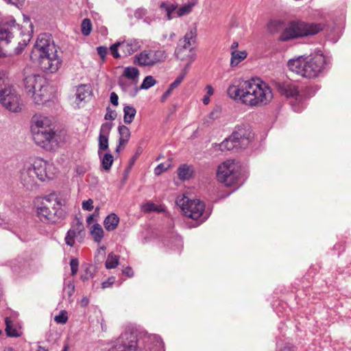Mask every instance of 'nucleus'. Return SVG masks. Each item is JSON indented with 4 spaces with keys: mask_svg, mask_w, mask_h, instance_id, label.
I'll return each mask as SVG.
<instances>
[{
    "mask_svg": "<svg viewBox=\"0 0 351 351\" xmlns=\"http://www.w3.org/2000/svg\"><path fill=\"white\" fill-rule=\"evenodd\" d=\"M147 13V11L145 9H138L137 10H136V12H134V16L137 19H141L142 18L143 16H145Z\"/></svg>",
    "mask_w": 351,
    "mask_h": 351,
    "instance_id": "obj_57",
    "label": "nucleus"
},
{
    "mask_svg": "<svg viewBox=\"0 0 351 351\" xmlns=\"http://www.w3.org/2000/svg\"><path fill=\"white\" fill-rule=\"evenodd\" d=\"M82 207L85 210H92L93 209V201L91 199H88L86 201H84L82 202Z\"/></svg>",
    "mask_w": 351,
    "mask_h": 351,
    "instance_id": "obj_52",
    "label": "nucleus"
},
{
    "mask_svg": "<svg viewBox=\"0 0 351 351\" xmlns=\"http://www.w3.org/2000/svg\"><path fill=\"white\" fill-rule=\"evenodd\" d=\"M202 102L204 105H208L210 102V97L204 95L202 99Z\"/></svg>",
    "mask_w": 351,
    "mask_h": 351,
    "instance_id": "obj_63",
    "label": "nucleus"
},
{
    "mask_svg": "<svg viewBox=\"0 0 351 351\" xmlns=\"http://www.w3.org/2000/svg\"><path fill=\"white\" fill-rule=\"evenodd\" d=\"M119 223V217L115 213L108 215L104 221V225L107 231L114 230Z\"/></svg>",
    "mask_w": 351,
    "mask_h": 351,
    "instance_id": "obj_25",
    "label": "nucleus"
},
{
    "mask_svg": "<svg viewBox=\"0 0 351 351\" xmlns=\"http://www.w3.org/2000/svg\"><path fill=\"white\" fill-rule=\"evenodd\" d=\"M123 273L128 276V277H132L134 275L133 270L131 267H126L123 271Z\"/></svg>",
    "mask_w": 351,
    "mask_h": 351,
    "instance_id": "obj_59",
    "label": "nucleus"
},
{
    "mask_svg": "<svg viewBox=\"0 0 351 351\" xmlns=\"http://www.w3.org/2000/svg\"><path fill=\"white\" fill-rule=\"evenodd\" d=\"M160 8L165 14L168 20L176 18L177 5L165 1L160 3Z\"/></svg>",
    "mask_w": 351,
    "mask_h": 351,
    "instance_id": "obj_23",
    "label": "nucleus"
},
{
    "mask_svg": "<svg viewBox=\"0 0 351 351\" xmlns=\"http://www.w3.org/2000/svg\"><path fill=\"white\" fill-rule=\"evenodd\" d=\"M24 83L27 91L32 93V97L36 104H43L51 99V88L42 76L29 75L25 77Z\"/></svg>",
    "mask_w": 351,
    "mask_h": 351,
    "instance_id": "obj_6",
    "label": "nucleus"
},
{
    "mask_svg": "<svg viewBox=\"0 0 351 351\" xmlns=\"http://www.w3.org/2000/svg\"><path fill=\"white\" fill-rule=\"evenodd\" d=\"M112 128V123L110 122H105L101 124L99 136L109 137L110 131Z\"/></svg>",
    "mask_w": 351,
    "mask_h": 351,
    "instance_id": "obj_40",
    "label": "nucleus"
},
{
    "mask_svg": "<svg viewBox=\"0 0 351 351\" xmlns=\"http://www.w3.org/2000/svg\"><path fill=\"white\" fill-rule=\"evenodd\" d=\"M219 114H220V110L218 108H216V109L213 110L210 113V118L213 119H217L219 117Z\"/></svg>",
    "mask_w": 351,
    "mask_h": 351,
    "instance_id": "obj_58",
    "label": "nucleus"
},
{
    "mask_svg": "<svg viewBox=\"0 0 351 351\" xmlns=\"http://www.w3.org/2000/svg\"><path fill=\"white\" fill-rule=\"evenodd\" d=\"M186 71L185 72H184L183 73H181L175 80L173 82H172L169 87L172 89H174L176 88H177L179 84L182 82V80H184V77L186 76Z\"/></svg>",
    "mask_w": 351,
    "mask_h": 351,
    "instance_id": "obj_48",
    "label": "nucleus"
},
{
    "mask_svg": "<svg viewBox=\"0 0 351 351\" xmlns=\"http://www.w3.org/2000/svg\"><path fill=\"white\" fill-rule=\"evenodd\" d=\"M118 132L119 134V143L123 145V147H125L131 136L130 130L127 126L122 125L118 127Z\"/></svg>",
    "mask_w": 351,
    "mask_h": 351,
    "instance_id": "obj_28",
    "label": "nucleus"
},
{
    "mask_svg": "<svg viewBox=\"0 0 351 351\" xmlns=\"http://www.w3.org/2000/svg\"><path fill=\"white\" fill-rule=\"evenodd\" d=\"M227 94L235 101L251 108L265 106L273 98L269 86L259 79L235 80L228 86Z\"/></svg>",
    "mask_w": 351,
    "mask_h": 351,
    "instance_id": "obj_1",
    "label": "nucleus"
},
{
    "mask_svg": "<svg viewBox=\"0 0 351 351\" xmlns=\"http://www.w3.org/2000/svg\"><path fill=\"white\" fill-rule=\"evenodd\" d=\"M97 153L101 160L102 169L106 171H109L114 161L113 156L110 153L103 154L101 152H97Z\"/></svg>",
    "mask_w": 351,
    "mask_h": 351,
    "instance_id": "obj_29",
    "label": "nucleus"
},
{
    "mask_svg": "<svg viewBox=\"0 0 351 351\" xmlns=\"http://www.w3.org/2000/svg\"><path fill=\"white\" fill-rule=\"evenodd\" d=\"M123 121L126 124H130L136 114V109L131 106H125L123 108Z\"/></svg>",
    "mask_w": 351,
    "mask_h": 351,
    "instance_id": "obj_33",
    "label": "nucleus"
},
{
    "mask_svg": "<svg viewBox=\"0 0 351 351\" xmlns=\"http://www.w3.org/2000/svg\"><path fill=\"white\" fill-rule=\"evenodd\" d=\"M24 265L25 262L21 258L10 261V267L14 272H19Z\"/></svg>",
    "mask_w": 351,
    "mask_h": 351,
    "instance_id": "obj_41",
    "label": "nucleus"
},
{
    "mask_svg": "<svg viewBox=\"0 0 351 351\" xmlns=\"http://www.w3.org/2000/svg\"><path fill=\"white\" fill-rule=\"evenodd\" d=\"M175 55L181 60H191L193 62L196 58L195 51H191V49H180L177 47L175 51Z\"/></svg>",
    "mask_w": 351,
    "mask_h": 351,
    "instance_id": "obj_24",
    "label": "nucleus"
},
{
    "mask_svg": "<svg viewBox=\"0 0 351 351\" xmlns=\"http://www.w3.org/2000/svg\"><path fill=\"white\" fill-rule=\"evenodd\" d=\"M19 32V25L12 17L5 19L0 23V58L6 55L1 45L11 42L16 33Z\"/></svg>",
    "mask_w": 351,
    "mask_h": 351,
    "instance_id": "obj_12",
    "label": "nucleus"
},
{
    "mask_svg": "<svg viewBox=\"0 0 351 351\" xmlns=\"http://www.w3.org/2000/svg\"><path fill=\"white\" fill-rule=\"evenodd\" d=\"M247 56V53L245 51H232L231 52V66H235L243 60Z\"/></svg>",
    "mask_w": 351,
    "mask_h": 351,
    "instance_id": "obj_34",
    "label": "nucleus"
},
{
    "mask_svg": "<svg viewBox=\"0 0 351 351\" xmlns=\"http://www.w3.org/2000/svg\"><path fill=\"white\" fill-rule=\"evenodd\" d=\"M0 103L11 112L21 110L20 95L10 84V80L5 72H0Z\"/></svg>",
    "mask_w": 351,
    "mask_h": 351,
    "instance_id": "obj_9",
    "label": "nucleus"
},
{
    "mask_svg": "<svg viewBox=\"0 0 351 351\" xmlns=\"http://www.w3.org/2000/svg\"><path fill=\"white\" fill-rule=\"evenodd\" d=\"M32 61L45 73H56L62 65L56 45L49 35L40 34L30 53Z\"/></svg>",
    "mask_w": 351,
    "mask_h": 351,
    "instance_id": "obj_2",
    "label": "nucleus"
},
{
    "mask_svg": "<svg viewBox=\"0 0 351 351\" xmlns=\"http://www.w3.org/2000/svg\"><path fill=\"white\" fill-rule=\"evenodd\" d=\"M168 169V167L165 166L164 164H159L154 169V173L157 176L161 174L162 172L165 171Z\"/></svg>",
    "mask_w": 351,
    "mask_h": 351,
    "instance_id": "obj_55",
    "label": "nucleus"
},
{
    "mask_svg": "<svg viewBox=\"0 0 351 351\" xmlns=\"http://www.w3.org/2000/svg\"><path fill=\"white\" fill-rule=\"evenodd\" d=\"M122 56L127 57L136 52L142 46V42L136 38L119 39Z\"/></svg>",
    "mask_w": 351,
    "mask_h": 351,
    "instance_id": "obj_17",
    "label": "nucleus"
},
{
    "mask_svg": "<svg viewBox=\"0 0 351 351\" xmlns=\"http://www.w3.org/2000/svg\"><path fill=\"white\" fill-rule=\"evenodd\" d=\"M68 320L67 312L61 311L60 313L55 316L54 321L58 324H64Z\"/></svg>",
    "mask_w": 351,
    "mask_h": 351,
    "instance_id": "obj_44",
    "label": "nucleus"
},
{
    "mask_svg": "<svg viewBox=\"0 0 351 351\" xmlns=\"http://www.w3.org/2000/svg\"><path fill=\"white\" fill-rule=\"evenodd\" d=\"M90 88L87 85H80L76 90V99L79 101H84L87 97H90Z\"/></svg>",
    "mask_w": 351,
    "mask_h": 351,
    "instance_id": "obj_31",
    "label": "nucleus"
},
{
    "mask_svg": "<svg viewBox=\"0 0 351 351\" xmlns=\"http://www.w3.org/2000/svg\"><path fill=\"white\" fill-rule=\"evenodd\" d=\"M7 3H12L13 5H17L19 3H22L25 0H4Z\"/></svg>",
    "mask_w": 351,
    "mask_h": 351,
    "instance_id": "obj_61",
    "label": "nucleus"
},
{
    "mask_svg": "<svg viewBox=\"0 0 351 351\" xmlns=\"http://www.w3.org/2000/svg\"><path fill=\"white\" fill-rule=\"evenodd\" d=\"M75 291V285L73 280L65 281L63 288V296L67 297L69 301H71V297Z\"/></svg>",
    "mask_w": 351,
    "mask_h": 351,
    "instance_id": "obj_35",
    "label": "nucleus"
},
{
    "mask_svg": "<svg viewBox=\"0 0 351 351\" xmlns=\"http://www.w3.org/2000/svg\"><path fill=\"white\" fill-rule=\"evenodd\" d=\"M137 84V82L121 77H120L118 82L121 90L131 97L136 96L139 90Z\"/></svg>",
    "mask_w": 351,
    "mask_h": 351,
    "instance_id": "obj_20",
    "label": "nucleus"
},
{
    "mask_svg": "<svg viewBox=\"0 0 351 351\" xmlns=\"http://www.w3.org/2000/svg\"><path fill=\"white\" fill-rule=\"evenodd\" d=\"M89 300L87 298L84 297L81 300V305L83 306H86L88 304Z\"/></svg>",
    "mask_w": 351,
    "mask_h": 351,
    "instance_id": "obj_62",
    "label": "nucleus"
},
{
    "mask_svg": "<svg viewBox=\"0 0 351 351\" xmlns=\"http://www.w3.org/2000/svg\"><path fill=\"white\" fill-rule=\"evenodd\" d=\"M109 137L99 136L98 138V152H102L103 151H106L108 149L109 143H108Z\"/></svg>",
    "mask_w": 351,
    "mask_h": 351,
    "instance_id": "obj_38",
    "label": "nucleus"
},
{
    "mask_svg": "<svg viewBox=\"0 0 351 351\" xmlns=\"http://www.w3.org/2000/svg\"><path fill=\"white\" fill-rule=\"evenodd\" d=\"M193 62H191V60H188V63L186 64V65L184 66L183 71H182V73H183L184 72H185L186 71V73H188V71L191 65Z\"/></svg>",
    "mask_w": 351,
    "mask_h": 351,
    "instance_id": "obj_64",
    "label": "nucleus"
},
{
    "mask_svg": "<svg viewBox=\"0 0 351 351\" xmlns=\"http://www.w3.org/2000/svg\"><path fill=\"white\" fill-rule=\"evenodd\" d=\"M143 210L145 212H152V211H160V210L158 209V206L152 203V202H147L142 206Z\"/></svg>",
    "mask_w": 351,
    "mask_h": 351,
    "instance_id": "obj_45",
    "label": "nucleus"
},
{
    "mask_svg": "<svg viewBox=\"0 0 351 351\" xmlns=\"http://www.w3.org/2000/svg\"><path fill=\"white\" fill-rule=\"evenodd\" d=\"M167 53L163 49H149L141 51L135 56L134 62L140 66H151L166 60Z\"/></svg>",
    "mask_w": 351,
    "mask_h": 351,
    "instance_id": "obj_13",
    "label": "nucleus"
},
{
    "mask_svg": "<svg viewBox=\"0 0 351 351\" xmlns=\"http://www.w3.org/2000/svg\"><path fill=\"white\" fill-rule=\"evenodd\" d=\"M119 256H117L113 253H110L108 255L107 259L106 261V263H105L106 267L107 269H114V268L117 267V266L119 265Z\"/></svg>",
    "mask_w": 351,
    "mask_h": 351,
    "instance_id": "obj_36",
    "label": "nucleus"
},
{
    "mask_svg": "<svg viewBox=\"0 0 351 351\" xmlns=\"http://www.w3.org/2000/svg\"><path fill=\"white\" fill-rule=\"evenodd\" d=\"M149 339L154 344L150 351H165L164 343L159 336L153 335L149 337Z\"/></svg>",
    "mask_w": 351,
    "mask_h": 351,
    "instance_id": "obj_32",
    "label": "nucleus"
},
{
    "mask_svg": "<svg viewBox=\"0 0 351 351\" xmlns=\"http://www.w3.org/2000/svg\"><path fill=\"white\" fill-rule=\"evenodd\" d=\"M31 131L34 142L43 148H53L59 144V136L55 131L53 121L49 117L40 114L34 115Z\"/></svg>",
    "mask_w": 351,
    "mask_h": 351,
    "instance_id": "obj_4",
    "label": "nucleus"
},
{
    "mask_svg": "<svg viewBox=\"0 0 351 351\" xmlns=\"http://www.w3.org/2000/svg\"><path fill=\"white\" fill-rule=\"evenodd\" d=\"M239 167L234 160H226L218 167L217 178L226 186H231L238 180Z\"/></svg>",
    "mask_w": 351,
    "mask_h": 351,
    "instance_id": "obj_11",
    "label": "nucleus"
},
{
    "mask_svg": "<svg viewBox=\"0 0 351 351\" xmlns=\"http://www.w3.org/2000/svg\"><path fill=\"white\" fill-rule=\"evenodd\" d=\"M324 29L322 23H308L303 21H293L284 29L280 40L287 41L298 37L315 35Z\"/></svg>",
    "mask_w": 351,
    "mask_h": 351,
    "instance_id": "obj_8",
    "label": "nucleus"
},
{
    "mask_svg": "<svg viewBox=\"0 0 351 351\" xmlns=\"http://www.w3.org/2000/svg\"><path fill=\"white\" fill-rule=\"evenodd\" d=\"M176 204L182 210L183 215L187 217L197 220L202 217L201 223L204 221L208 216L204 215L205 204L199 199H190L182 195L178 197Z\"/></svg>",
    "mask_w": 351,
    "mask_h": 351,
    "instance_id": "obj_10",
    "label": "nucleus"
},
{
    "mask_svg": "<svg viewBox=\"0 0 351 351\" xmlns=\"http://www.w3.org/2000/svg\"><path fill=\"white\" fill-rule=\"evenodd\" d=\"M5 332L8 336L18 337L22 334L21 328L18 327L10 317H5Z\"/></svg>",
    "mask_w": 351,
    "mask_h": 351,
    "instance_id": "obj_22",
    "label": "nucleus"
},
{
    "mask_svg": "<svg viewBox=\"0 0 351 351\" xmlns=\"http://www.w3.org/2000/svg\"><path fill=\"white\" fill-rule=\"evenodd\" d=\"M29 165L35 171L36 177L41 181L52 179L56 172V169L52 164L40 158H36L34 162Z\"/></svg>",
    "mask_w": 351,
    "mask_h": 351,
    "instance_id": "obj_16",
    "label": "nucleus"
},
{
    "mask_svg": "<svg viewBox=\"0 0 351 351\" xmlns=\"http://www.w3.org/2000/svg\"><path fill=\"white\" fill-rule=\"evenodd\" d=\"M253 137V134L248 125H238L232 134L220 144L216 145V147L222 152L245 148L250 144Z\"/></svg>",
    "mask_w": 351,
    "mask_h": 351,
    "instance_id": "obj_7",
    "label": "nucleus"
},
{
    "mask_svg": "<svg viewBox=\"0 0 351 351\" xmlns=\"http://www.w3.org/2000/svg\"><path fill=\"white\" fill-rule=\"evenodd\" d=\"M206 95L210 97V96L213 95L214 90H213V87L210 85H207L206 86Z\"/></svg>",
    "mask_w": 351,
    "mask_h": 351,
    "instance_id": "obj_60",
    "label": "nucleus"
},
{
    "mask_svg": "<svg viewBox=\"0 0 351 351\" xmlns=\"http://www.w3.org/2000/svg\"><path fill=\"white\" fill-rule=\"evenodd\" d=\"M94 268L93 266L90 265L86 267L85 270V274L82 276V279L83 281H86L90 278L93 277Z\"/></svg>",
    "mask_w": 351,
    "mask_h": 351,
    "instance_id": "obj_49",
    "label": "nucleus"
},
{
    "mask_svg": "<svg viewBox=\"0 0 351 351\" xmlns=\"http://www.w3.org/2000/svg\"><path fill=\"white\" fill-rule=\"evenodd\" d=\"M97 51L102 61H104L108 54V48L104 46H99L97 47Z\"/></svg>",
    "mask_w": 351,
    "mask_h": 351,
    "instance_id": "obj_50",
    "label": "nucleus"
},
{
    "mask_svg": "<svg viewBox=\"0 0 351 351\" xmlns=\"http://www.w3.org/2000/svg\"><path fill=\"white\" fill-rule=\"evenodd\" d=\"M30 40L29 35H27L25 38L23 40V43L19 42V46L15 48V52L16 53H20L24 49V47L27 45V43Z\"/></svg>",
    "mask_w": 351,
    "mask_h": 351,
    "instance_id": "obj_46",
    "label": "nucleus"
},
{
    "mask_svg": "<svg viewBox=\"0 0 351 351\" xmlns=\"http://www.w3.org/2000/svg\"><path fill=\"white\" fill-rule=\"evenodd\" d=\"M84 230V225L81 222L78 221L76 224L72 226L68 230L64 238L66 244L70 247H73L75 244V239L82 240L83 239Z\"/></svg>",
    "mask_w": 351,
    "mask_h": 351,
    "instance_id": "obj_18",
    "label": "nucleus"
},
{
    "mask_svg": "<svg viewBox=\"0 0 351 351\" xmlns=\"http://www.w3.org/2000/svg\"><path fill=\"white\" fill-rule=\"evenodd\" d=\"M109 49H110V53H111V54H112V57L114 58L118 59V58H120L121 57V55L119 52V49L121 50L120 43L119 42V40L117 41L113 45H112L110 47Z\"/></svg>",
    "mask_w": 351,
    "mask_h": 351,
    "instance_id": "obj_43",
    "label": "nucleus"
},
{
    "mask_svg": "<svg viewBox=\"0 0 351 351\" xmlns=\"http://www.w3.org/2000/svg\"><path fill=\"white\" fill-rule=\"evenodd\" d=\"M156 83V81L152 75H148L145 77L143 80V83L141 84L139 90L140 89H145L147 90L152 86H154Z\"/></svg>",
    "mask_w": 351,
    "mask_h": 351,
    "instance_id": "obj_39",
    "label": "nucleus"
},
{
    "mask_svg": "<svg viewBox=\"0 0 351 351\" xmlns=\"http://www.w3.org/2000/svg\"><path fill=\"white\" fill-rule=\"evenodd\" d=\"M194 171L192 166L182 165L178 169V176L181 180H187L193 177Z\"/></svg>",
    "mask_w": 351,
    "mask_h": 351,
    "instance_id": "obj_26",
    "label": "nucleus"
},
{
    "mask_svg": "<svg viewBox=\"0 0 351 351\" xmlns=\"http://www.w3.org/2000/svg\"><path fill=\"white\" fill-rule=\"evenodd\" d=\"M139 71L134 66H127L124 69L121 78L128 79L132 82H138Z\"/></svg>",
    "mask_w": 351,
    "mask_h": 351,
    "instance_id": "obj_27",
    "label": "nucleus"
},
{
    "mask_svg": "<svg viewBox=\"0 0 351 351\" xmlns=\"http://www.w3.org/2000/svg\"><path fill=\"white\" fill-rule=\"evenodd\" d=\"M88 170V167L85 165H77L75 168V171L80 176H84Z\"/></svg>",
    "mask_w": 351,
    "mask_h": 351,
    "instance_id": "obj_54",
    "label": "nucleus"
},
{
    "mask_svg": "<svg viewBox=\"0 0 351 351\" xmlns=\"http://www.w3.org/2000/svg\"><path fill=\"white\" fill-rule=\"evenodd\" d=\"M196 42V31L189 29L186 32L183 38L180 39L178 43L180 49H191L195 51Z\"/></svg>",
    "mask_w": 351,
    "mask_h": 351,
    "instance_id": "obj_19",
    "label": "nucleus"
},
{
    "mask_svg": "<svg viewBox=\"0 0 351 351\" xmlns=\"http://www.w3.org/2000/svg\"><path fill=\"white\" fill-rule=\"evenodd\" d=\"M330 64V58L324 56L321 51L311 58L300 56L289 60L287 63L291 71L308 79L318 77Z\"/></svg>",
    "mask_w": 351,
    "mask_h": 351,
    "instance_id": "obj_3",
    "label": "nucleus"
},
{
    "mask_svg": "<svg viewBox=\"0 0 351 351\" xmlns=\"http://www.w3.org/2000/svg\"><path fill=\"white\" fill-rule=\"evenodd\" d=\"M114 282L115 278L114 276H111L101 283V288L104 289L110 287L114 283Z\"/></svg>",
    "mask_w": 351,
    "mask_h": 351,
    "instance_id": "obj_53",
    "label": "nucleus"
},
{
    "mask_svg": "<svg viewBox=\"0 0 351 351\" xmlns=\"http://www.w3.org/2000/svg\"><path fill=\"white\" fill-rule=\"evenodd\" d=\"M193 4H185L180 8L177 6L176 17H180L189 14L192 11Z\"/></svg>",
    "mask_w": 351,
    "mask_h": 351,
    "instance_id": "obj_37",
    "label": "nucleus"
},
{
    "mask_svg": "<svg viewBox=\"0 0 351 351\" xmlns=\"http://www.w3.org/2000/svg\"><path fill=\"white\" fill-rule=\"evenodd\" d=\"M137 339L134 334L125 332L122 333L107 351H136Z\"/></svg>",
    "mask_w": 351,
    "mask_h": 351,
    "instance_id": "obj_15",
    "label": "nucleus"
},
{
    "mask_svg": "<svg viewBox=\"0 0 351 351\" xmlns=\"http://www.w3.org/2000/svg\"><path fill=\"white\" fill-rule=\"evenodd\" d=\"M281 95L286 97H292L294 100L291 101L292 108L295 112H300L304 106L302 102V97L298 94L297 86L290 82H279L277 85Z\"/></svg>",
    "mask_w": 351,
    "mask_h": 351,
    "instance_id": "obj_14",
    "label": "nucleus"
},
{
    "mask_svg": "<svg viewBox=\"0 0 351 351\" xmlns=\"http://www.w3.org/2000/svg\"><path fill=\"white\" fill-rule=\"evenodd\" d=\"M71 275L75 276L78 271L79 261L77 258H71L70 261Z\"/></svg>",
    "mask_w": 351,
    "mask_h": 351,
    "instance_id": "obj_47",
    "label": "nucleus"
},
{
    "mask_svg": "<svg viewBox=\"0 0 351 351\" xmlns=\"http://www.w3.org/2000/svg\"><path fill=\"white\" fill-rule=\"evenodd\" d=\"M90 234L95 242L99 243L104 238V231L99 223H95L90 230Z\"/></svg>",
    "mask_w": 351,
    "mask_h": 351,
    "instance_id": "obj_30",
    "label": "nucleus"
},
{
    "mask_svg": "<svg viewBox=\"0 0 351 351\" xmlns=\"http://www.w3.org/2000/svg\"><path fill=\"white\" fill-rule=\"evenodd\" d=\"M20 178L25 186H28L34 184L35 178L36 177L35 176V171H34V169L29 164L25 165L21 169Z\"/></svg>",
    "mask_w": 351,
    "mask_h": 351,
    "instance_id": "obj_21",
    "label": "nucleus"
},
{
    "mask_svg": "<svg viewBox=\"0 0 351 351\" xmlns=\"http://www.w3.org/2000/svg\"><path fill=\"white\" fill-rule=\"evenodd\" d=\"M82 33L84 36H88L92 30V24L90 20L88 19H84L81 25Z\"/></svg>",
    "mask_w": 351,
    "mask_h": 351,
    "instance_id": "obj_42",
    "label": "nucleus"
},
{
    "mask_svg": "<svg viewBox=\"0 0 351 351\" xmlns=\"http://www.w3.org/2000/svg\"><path fill=\"white\" fill-rule=\"evenodd\" d=\"M110 102L114 106H118L119 104V97L114 92L110 93Z\"/></svg>",
    "mask_w": 351,
    "mask_h": 351,
    "instance_id": "obj_56",
    "label": "nucleus"
},
{
    "mask_svg": "<svg viewBox=\"0 0 351 351\" xmlns=\"http://www.w3.org/2000/svg\"><path fill=\"white\" fill-rule=\"evenodd\" d=\"M117 117V113L115 110H112L110 107L106 108V113L105 114L106 120H114Z\"/></svg>",
    "mask_w": 351,
    "mask_h": 351,
    "instance_id": "obj_51",
    "label": "nucleus"
},
{
    "mask_svg": "<svg viewBox=\"0 0 351 351\" xmlns=\"http://www.w3.org/2000/svg\"><path fill=\"white\" fill-rule=\"evenodd\" d=\"M35 204L37 216L43 222L56 223L65 216L63 206H65L66 200L55 194L38 198Z\"/></svg>",
    "mask_w": 351,
    "mask_h": 351,
    "instance_id": "obj_5",
    "label": "nucleus"
}]
</instances>
